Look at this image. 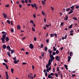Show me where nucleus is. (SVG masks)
Here are the masks:
<instances>
[{"mask_svg":"<svg viewBox=\"0 0 79 79\" xmlns=\"http://www.w3.org/2000/svg\"><path fill=\"white\" fill-rule=\"evenodd\" d=\"M29 47L30 48H34V46H33L32 44H30L29 45Z\"/></svg>","mask_w":79,"mask_h":79,"instance_id":"obj_1","label":"nucleus"},{"mask_svg":"<svg viewBox=\"0 0 79 79\" xmlns=\"http://www.w3.org/2000/svg\"><path fill=\"white\" fill-rule=\"evenodd\" d=\"M44 72L45 73L44 74H45V76H46V77H47V72H46V69H44Z\"/></svg>","mask_w":79,"mask_h":79,"instance_id":"obj_2","label":"nucleus"},{"mask_svg":"<svg viewBox=\"0 0 79 79\" xmlns=\"http://www.w3.org/2000/svg\"><path fill=\"white\" fill-rule=\"evenodd\" d=\"M51 70V66H50L48 69H46V71L48 72V73H49V71H50Z\"/></svg>","mask_w":79,"mask_h":79,"instance_id":"obj_3","label":"nucleus"},{"mask_svg":"<svg viewBox=\"0 0 79 79\" xmlns=\"http://www.w3.org/2000/svg\"><path fill=\"white\" fill-rule=\"evenodd\" d=\"M6 34H3L2 35V37L1 38V39H5L6 38Z\"/></svg>","mask_w":79,"mask_h":79,"instance_id":"obj_4","label":"nucleus"},{"mask_svg":"<svg viewBox=\"0 0 79 79\" xmlns=\"http://www.w3.org/2000/svg\"><path fill=\"white\" fill-rule=\"evenodd\" d=\"M51 64H52V63H51V59H50L49 60L48 65L49 66H50V65H51Z\"/></svg>","mask_w":79,"mask_h":79,"instance_id":"obj_5","label":"nucleus"},{"mask_svg":"<svg viewBox=\"0 0 79 79\" xmlns=\"http://www.w3.org/2000/svg\"><path fill=\"white\" fill-rule=\"evenodd\" d=\"M50 57L51 60H55V57H54V56H53V55H51V56H50Z\"/></svg>","mask_w":79,"mask_h":79,"instance_id":"obj_6","label":"nucleus"},{"mask_svg":"<svg viewBox=\"0 0 79 79\" xmlns=\"http://www.w3.org/2000/svg\"><path fill=\"white\" fill-rule=\"evenodd\" d=\"M2 48L4 50H5V49H6V46L5 44H4L2 45Z\"/></svg>","mask_w":79,"mask_h":79,"instance_id":"obj_7","label":"nucleus"},{"mask_svg":"<svg viewBox=\"0 0 79 79\" xmlns=\"http://www.w3.org/2000/svg\"><path fill=\"white\" fill-rule=\"evenodd\" d=\"M71 57L69 56H68V62H69V61H70V60H71Z\"/></svg>","mask_w":79,"mask_h":79,"instance_id":"obj_8","label":"nucleus"},{"mask_svg":"<svg viewBox=\"0 0 79 79\" xmlns=\"http://www.w3.org/2000/svg\"><path fill=\"white\" fill-rule=\"evenodd\" d=\"M5 39L1 38V40H2V43H3V44H5Z\"/></svg>","mask_w":79,"mask_h":79,"instance_id":"obj_9","label":"nucleus"},{"mask_svg":"<svg viewBox=\"0 0 79 79\" xmlns=\"http://www.w3.org/2000/svg\"><path fill=\"white\" fill-rule=\"evenodd\" d=\"M34 7L36 8V10H37V9H38V7H37V5L35 3H34Z\"/></svg>","mask_w":79,"mask_h":79,"instance_id":"obj_10","label":"nucleus"},{"mask_svg":"<svg viewBox=\"0 0 79 79\" xmlns=\"http://www.w3.org/2000/svg\"><path fill=\"white\" fill-rule=\"evenodd\" d=\"M3 15L4 16V18H6V17H7V15H6V14L4 13H3Z\"/></svg>","mask_w":79,"mask_h":79,"instance_id":"obj_11","label":"nucleus"},{"mask_svg":"<svg viewBox=\"0 0 79 79\" xmlns=\"http://www.w3.org/2000/svg\"><path fill=\"white\" fill-rule=\"evenodd\" d=\"M20 29H21V27H20L19 25H18L17 26V29L19 30Z\"/></svg>","mask_w":79,"mask_h":79,"instance_id":"obj_12","label":"nucleus"},{"mask_svg":"<svg viewBox=\"0 0 79 79\" xmlns=\"http://www.w3.org/2000/svg\"><path fill=\"white\" fill-rule=\"evenodd\" d=\"M6 42H8V41H9V38H8V37L7 36L6 38Z\"/></svg>","mask_w":79,"mask_h":79,"instance_id":"obj_13","label":"nucleus"},{"mask_svg":"<svg viewBox=\"0 0 79 79\" xmlns=\"http://www.w3.org/2000/svg\"><path fill=\"white\" fill-rule=\"evenodd\" d=\"M44 50L45 52H46L47 50H48V48H47V46H45L44 48Z\"/></svg>","mask_w":79,"mask_h":79,"instance_id":"obj_14","label":"nucleus"},{"mask_svg":"<svg viewBox=\"0 0 79 79\" xmlns=\"http://www.w3.org/2000/svg\"><path fill=\"white\" fill-rule=\"evenodd\" d=\"M7 53H8V55L9 57H11V54H10V52H8Z\"/></svg>","mask_w":79,"mask_h":79,"instance_id":"obj_15","label":"nucleus"},{"mask_svg":"<svg viewBox=\"0 0 79 79\" xmlns=\"http://www.w3.org/2000/svg\"><path fill=\"white\" fill-rule=\"evenodd\" d=\"M48 52H49V53H52V51L51 50V49H49L48 50Z\"/></svg>","mask_w":79,"mask_h":79,"instance_id":"obj_16","label":"nucleus"},{"mask_svg":"<svg viewBox=\"0 0 79 79\" xmlns=\"http://www.w3.org/2000/svg\"><path fill=\"white\" fill-rule=\"evenodd\" d=\"M73 26V24H72L71 25H70L68 27L69 29H71V28H72V26Z\"/></svg>","mask_w":79,"mask_h":79,"instance_id":"obj_17","label":"nucleus"},{"mask_svg":"<svg viewBox=\"0 0 79 79\" xmlns=\"http://www.w3.org/2000/svg\"><path fill=\"white\" fill-rule=\"evenodd\" d=\"M68 16L66 15V17L64 19H66V21H67V20H68Z\"/></svg>","mask_w":79,"mask_h":79,"instance_id":"obj_18","label":"nucleus"},{"mask_svg":"<svg viewBox=\"0 0 79 79\" xmlns=\"http://www.w3.org/2000/svg\"><path fill=\"white\" fill-rule=\"evenodd\" d=\"M53 51H56V48H55V46H54L53 47Z\"/></svg>","mask_w":79,"mask_h":79,"instance_id":"obj_19","label":"nucleus"},{"mask_svg":"<svg viewBox=\"0 0 79 79\" xmlns=\"http://www.w3.org/2000/svg\"><path fill=\"white\" fill-rule=\"evenodd\" d=\"M73 11L70 10V12L69 13V14L70 15V14H71V13H73Z\"/></svg>","mask_w":79,"mask_h":79,"instance_id":"obj_20","label":"nucleus"},{"mask_svg":"<svg viewBox=\"0 0 79 79\" xmlns=\"http://www.w3.org/2000/svg\"><path fill=\"white\" fill-rule=\"evenodd\" d=\"M54 34H50V37H54Z\"/></svg>","mask_w":79,"mask_h":79,"instance_id":"obj_21","label":"nucleus"},{"mask_svg":"<svg viewBox=\"0 0 79 79\" xmlns=\"http://www.w3.org/2000/svg\"><path fill=\"white\" fill-rule=\"evenodd\" d=\"M65 68H66V69H68V65H67L64 64Z\"/></svg>","mask_w":79,"mask_h":79,"instance_id":"obj_22","label":"nucleus"},{"mask_svg":"<svg viewBox=\"0 0 79 79\" xmlns=\"http://www.w3.org/2000/svg\"><path fill=\"white\" fill-rule=\"evenodd\" d=\"M6 79H9L8 78H9V76H8V74H6Z\"/></svg>","mask_w":79,"mask_h":79,"instance_id":"obj_23","label":"nucleus"},{"mask_svg":"<svg viewBox=\"0 0 79 79\" xmlns=\"http://www.w3.org/2000/svg\"><path fill=\"white\" fill-rule=\"evenodd\" d=\"M58 58H59V57L58 56H56V60H57V61H58L59 60Z\"/></svg>","mask_w":79,"mask_h":79,"instance_id":"obj_24","label":"nucleus"},{"mask_svg":"<svg viewBox=\"0 0 79 79\" xmlns=\"http://www.w3.org/2000/svg\"><path fill=\"white\" fill-rule=\"evenodd\" d=\"M41 55L42 56V57H44V52H42L41 53Z\"/></svg>","mask_w":79,"mask_h":79,"instance_id":"obj_25","label":"nucleus"},{"mask_svg":"<svg viewBox=\"0 0 79 79\" xmlns=\"http://www.w3.org/2000/svg\"><path fill=\"white\" fill-rule=\"evenodd\" d=\"M31 67H32V68L33 71H34V69L35 68V66L34 65H32L31 66Z\"/></svg>","mask_w":79,"mask_h":79,"instance_id":"obj_26","label":"nucleus"},{"mask_svg":"<svg viewBox=\"0 0 79 79\" xmlns=\"http://www.w3.org/2000/svg\"><path fill=\"white\" fill-rule=\"evenodd\" d=\"M56 54H57V55H58V54L59 53V51H58V50H57L56 51Z\"/></svg>","mask_w":79,"mask_h":79,"instance_id":"obj_27","label":"nucleus"},{"mask_svg":"<svg viewBox=\"0 0 79 79\" xmlns=\"http://www.w3.org/2000/svg\"><path fill=\"white\" fill-rule=\"evenodd\" d=\"M18 61L16 60H15L14 62V63H15V64H17L18 63Z\"/></svg>","mask_w":79,"mask_h":79,"instance_id":"obj_28","label":"nucleus"},{"mask_svg":"<svg viewBox=\"0 0 79 79\" xmlns=\"http://www.w3.org/2000/svg\"><path fill=\"white\" fill-rule=\"evenodd\" d=\"M71 10V8H68V9L66 10V11H69Z\"/></svg>","mask_w":79,"mask_h":79,"instance_id":"obj_29","label":"nucleus"},{"mask_svg":"<svg viewBox=\"0 0 79 79\" xmlns=\"http://www.w3.org/2000/svg\"><path fill=\"white\" fill-rule=\"evenodd\" d=\"M73 19L74 20H76V21H77V18L76 17H74Z\"/></svg>","mask_w":79,"mask_h":79,"instance_id":"obj_30","label":"nucleus"},{"mask_svg":"<svg viewBox=\"0 0 79 79\" xmlns=\"http://www.w3.org/2000/svg\"><path fill=\"white\" fill-rule=\"evenodd\" d=\"M54 75L55 76L57 77H58V75L57 73H55Z\"/></svg>","mask_w":79,"mask_h":79,"instance_id":"obj_31","label":"nucleus"},{"mask_svg":"<svg viewBox=\"0 0 79 79\" xmlns=\"http://www.w3.org/2000/svg\"><path fill=\"white\" fill-rule=\"evenodd\" d=\"M73 52H70V56H73V55H72V54H73Z\"/></svg>","mask_w":79,"mask_h":79,"instance_id":"obj_32","label":"nucleus"},{"mask_svg":"<svg viewBox=\"0 0 79 79\" xmlns=\"http://www.w3.org/2000/svg\"><path fill=\"white\" fill-rule=\"evenodd\" d=\"M2 34H6V32H5L4 31H2Z\"/></svg>","mask_w":79,"mask_h":79,"instance_id":"obj_33","label":"nucleus"},{"mask_svg":"<svg viewBox=\"0 0 79 79\" xmlns=\"http://www.w3.org/2000/svg\"><path fill=\"white\" fill-rule=\"evenodd\" d=\"M15 52V51L13 50H11V54H13V53H14Z\"/></svg>","mask_w":79,"mask_h":79,"instance_id":"obj_34","label":"nucleus"},{"mask_svg":"<svg viewBox=\"0 0 79 79\" xmlns=\"http://www.w3.org/2000/svg\"><path fill=\"white\" fill-rule=\"evenodd\" d=\"M11 32H14V30L13 29V28H11Z\"/></svg>","mask_w":79,"mask_h":79,"instance_id":"obj_35","label":"nucleus"},{"mask_svg":"<svg viewBox=\"0 0 79 79\" xmlns=\"http://www.w3.org/2000/svg\"><path fill=\"white\" fill-rule=\"evenodd\" d=\"M16 57H15L14 58H13L12 59H13L14 61H16Z\"/></svg>","mask_w":79,"mask_h":79,"instance_id":"obj_36","label":"nucleus"},{"mask_svg":"<svg viewBox=\"0 0 79 79\" xmlns=\"http://www.w3.org/2000/svg\"><path fill=\"white\" fill-rule=\"evenodd\" d=\"M56 55V53L55 52H52V55L53 56H54V55Z\"/></svg>","mask_w":79,"mask_h":79,"instance_id":"obj_37","label":"nucleus"},{"mask_svg":"<svg viewBox=\"0 0 79 79\" xmlns=\"http://www.w3.org/2000/svg\"><path fill=\"white\" fill-rule=\"evenodd\" d=\"M7 49H9L10 48V46H7L6 47Z\"/></svg>","mask_w":79,"mask_h":79,"instance_id":"obj_38","label":"nucleus"},{"mask_svg":"<svg viewBox=\"0 0 79 79\" xmlns=\"http://www.w3.org/2000/svg\"><path fill=\"white\" fill-rule=\"evenodd\" d=\"M74 6H72L71 7H70V8H71V9H74Z\"/></svg>","mask_w":79,"mask_h":79,"instance_id":"obj_39","label":"nucleus"},{"mask_svg":"<svg viewBox=\"0 0 79 79\" xmlns=\"http://www.w3.org/2000/svg\"><path fill=\"white\" fill-rule=\"evenodd\" d=\"M30 23H32V24H34V21H33V20H31L30 21Z\"/></svg>","mask_w":79,"mask_h":79,"instance_id":"obj_40","label":"nucleus"},{"mask_svg":"<svg viewBox=\"0 0 79 79\" xmlns=\"http://www.w3.org/2000/svg\"><path fill=\"white\" fill-rule=\"evenodd\" d=\"M49 66H48V65L47 64L46 66V68H47V69H48V68H49Z\"/></svg>","mask_w":79,"mask_h":79,"instance_id":"obj_41","label":"nucleus"},{"mask_svg":"<svg viewBox=\"0 0 79 79\" xmlns=\"http://www.w3.org/2000/svg\"><path fill=\"white\" fill-rule=\"evenodd\" d=\"M11 70L12 73H13V71H14V69H11Z\"/></svg>","mask_w":79,"mask_h":79,"instance_id":"obj_42","label":"nucleus"},{"mask_svg":"<svg viewBox=\"0 0 79 79\" xmlns=\"http://www.w3.org/2000/svg\"><path fill=\"white\" fill-rule=\"evenodd\" d=\"M32 29L33 31H35V30L34 29V27H32Z\"/></svg>","mask_w":79,"mask_h":79,"instance_id":"obj_43","label":"nucleus"},{"mask_svg":"<svg viewBox=\"0 0 79 79\" xmlns=\"http://www.w3.org/2000/svg\"><path fill=\"white\" fill-rule=\"evenodd\" d=\"M57 71H60V69H59V67H58L57 68Z\"/></svg>","mask_w":79,"mask_h":79,"instance_id":"obj_44","label":"nucleus"},{"mask_svg":"<svg viewBox=\"0 0 79 79\" xmlns=\"http://www.w3.org/2000/svg\"><path fill=\"white\" fill-rule=\"evenodd\" d=\"M51 8L52 11H53V10H54V8H53V7L52 6H51Z\"/></svg>","mask_w":79,"mask_h":79,"instance_id":"obj_45","label":"nucleus"},{"mask_svg":"<svg viewBox=\"0 0 79 79\" xmlns=\"http://www.w3.org/2000/svg\"><path fill=\"white\" fill-rule=\"evenodd\" d=\"M42 4L43 5H44V4H45V2H44V1H42Z\"/></svg>","mask_w":79,"mask_h":79,"instance_id":"obj_46","label":"nucleus"},{"mask_svg":"<svg viewBox=\"0 0 79 79\" xmlns=\"http://www.w3.org/2000/svg\"><path fill=\"white\" fill-rule=\"evenodd\" d=\"M79 8V6H77L76 7V9H78Z\"/></svg>","mask_w":79,"mask_h":79,"instance_id":"obj_47","label":"nucleus"},{"mask_svg":"<svg viewBox=\"0 0 79 79\" xmlns=\"http://www.w3.org/2000/svg\"><path fill=\"white\" fill-rule=\"evenodd\" d=\"M7 22L8 24H10V21L9 20H7Z\"/></svg>","mask_w":79,"mask_h":79,"instance_id":"obj_48","label":"nucleus"},{"mask_svg":"<svg viewBox=\"0 0 79 79\" xmlns=\"http://www.w3.org/2000/svg\"><path fill=\"white\" fill-rule=\"evenodd\" d=\"M54 35H55V36L56 37H56H57V34H56L55 33H54Z\"/></svg>","mask_w":79,"mask_h":79,"instance_id":"obj_49","label":"nucleus"},{"mask_svg":"<svg viewBox=\"0 0 79 79\" xmlns=\"http://www.w3.org/2000/svg\"><path fill=\"white\" fill-rule=\"evenodd\" d=\"M31 5L32 6V8H34V4H31Z\"/></svg>","mask_w":79,"mask_h":79,"instance_id":"obj_50","label":"nucleus"},{"mask_svg":"<svg viewBox=\"0 0 79 79\" xmlns=\"http://www.w3.org/2000/svg\"><path fill=\"white\" fill-rule=\"evenodd\" d=\"M50 75L51 76H54V73H51V74H50Z\"/></svg>","mask_w":79,"mask_h":79,"instance_id":"obj_51","label":"nucleus"},{"mask_svg":"<svg viewBox=\"0 0 79 79\" xmlns=\"http://www.w3.org/2000/svg\"><path fill=\"white\" fill-rule=\"evenodd\" d=\"M66 38H67V35H66L65 36H64V39H66Z\"/></svg>","mask_w":79,"mask_h":79,"instance_id":"obj_52","label":"nucleus"},{"mask_svg":"<svg viewBox=\"0 0 79 79\" xmlns=\"http://www.w3.org/2000/svg\"><path fill=\"white\" fill-rule=\"evenodd\" d=\"M5 66L6 68V69H8V67L7 65H6Z\"/></svg>","mask_w":79,"mask_h":79,"instance_id":"obj_53","label":"nucleus"},{"mask_svg":"<svg viewBox=\"0 0 79 79\" xmlns=\"http://www.w3.org/2000/svg\"><path fill=\"white\" fill-rule=\"evenodd\" d=\"M42 14L43 15L45 16V12H44L43 11H42Z\"/></svg>","mask_w":79,"mask_h":79,"instance_id":"obj_54","label":"nucleus"},{"mask_svg":"<svg viewBox=\"0 0 79 79\" xmlns=\"http://www.w3.org/2000/svg\"><path fill=\"white\" fill-rule=\"evenodd\" d=\"M41 48H43L44 47V45L42 44H41L40 45Z\"/></svg>","mask_w":79,"mask_h":79,"instance_id":"obj_55","label":"nucleus"},{"mask_svg":"<svg viewBox=\"0 0 79 79\" xmlns=\"http://www.w3.org/2000/svg\"><path fill=\"white\" fill-rule=\"evenodd\" d=\"M4 61L6 62V63H7L8 62V61L7 60H6V59H4Z\"/></svg>","mask_w":79,"mask_h":79,"instance_id":"obj_56","label":"nucleus"},{"mask_svg":"<svg viewBox=\"0 0 79 79\" xmlns=\"http://www.w3.org/2000/svg\"><path fill=\"white\" fill-rule=\"evenodd\" d=\"M50 74H49L48 76V78H49V79L50 78Z\"/></svg>","mask_w":79,"mask_h":79,"instance_id":"obj_57","label":"nucleus"},{"mask_svg":"<svg viewBox=\"0 0 79 79\" xmlns=\"http://www.w3.org/2000/svg\"><path fill=\"white\" fill-rule=\"evenodd\" d=\"M33 26L34 27H35V23H34L33 24Z\"/></svg>","mask_w":79,"mask_h":79,"instance_id":"obj_58","label":"nucleus"},{"mask_svg":"<svg viewBox=\"0 0 79 79\" xmlns=\"http://www.w3.org/2000/svg\"><path fill=\"white\" fill-rule=\"evenodd\" d=\"M9 6H10V5L7 4L6 5V7H8Z\"/></svg>","mask_w":79,"mask_h":79,"instance_id":"obj_59","label":"nucleus"},{"mask_svg":"<svg viewBox=\"0 0 79 79\" xmlns=\"http://www.w3.org/2000/svg\"><path fill=\"white\" fill-rule=\"evenodd\" d=\"M16 4H17L18 5L19 4V1H17L16 3Z\"/></svg>","mask_w":79,"mask_h":79,"instance_id":"obj_60","label":"nucleus"},{"mask_svg":"<svg viewBox=\"0 0 79 79\" xmlns=\"http://www.w3.org/2000/svg\"><path fill=\"white\" fill-rule=\"evenodd\" d=\"M63 24H64L63 22H61V24H60V25L61 26H62L63 25Z\"/></svg>","mask_w":79,"mask_h":79,"instance_id":"obj_61","label":"nucleus"},{"mask_svg":"<svg viewBox=\"0 0 79 79\" xmlns=\"http://www.w3.org/2000/svg\"><path fill=\"white\" fill-rule=\"evenodd\" d=\"M2 64H3V65H4V66H6V63H2Z\"/></svg>","mask_w":79,"mask_h":79,"instance_id":"obj_62","label":"nucleus"},{"mask_svg":"<svg viewBox=\"0 0 79 79\" xmlns=\"http://www.w3.org/2000/svg\"><path fill=\"white\" fill-rule=\"evenodd\" d=\"M21 51H24V48H22L21 49Z\"/></svg>","mask_w":79,"mask_h":79,"instance_id":"obj_63","label":"nucleus"},{"mask_svg":"<svg viewBox=\"0 0 79 79\" xmlns=\"http://www.w3.org/2000/svg\"><path fill=\"white\" fill-rule=\"evenodd\" d=\"M49 42V40H46L47 43H48Z\"/></svg>","mask_w":79,"mask_h":79,"instance_id":"obj_64","label":"nucleus"}]
</instances>
